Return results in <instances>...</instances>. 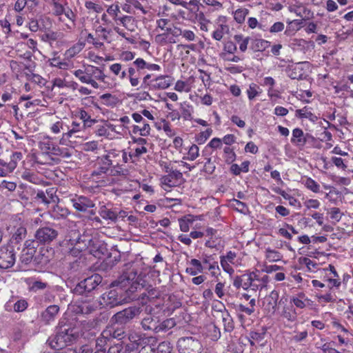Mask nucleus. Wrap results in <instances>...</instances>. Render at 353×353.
Masks as SVG:
<instances>
[{
    "label": "nucleus",
    "mask_w": 353,
    "mask_h": 353,
    "mask_svg": "<svg viewBox=\"0 0 353 353\" xmlns=\"http://www.w3.org/2000/svg\"><path fill=\"white\" fill-rule=\"evenodd\" d=\"M109 70L121 81L127 79L132 88H136L141 85L148 72H160L161 67L138 57L127 66L121 63H114L109 65Z\"/></svg>",
    "instance_id": "3"
},
{
    "label": "nucleus",
    "mask_w": 353,
    "mask_h": 353,
    "mask_svg": "<svg viewBox=\"0 0 353 353\" xmlns=\"http://www.w3.org/2000/svg\"><path fill=\"white\" fill-rule=\"evenodd\" d=\"M141 312L140 308L137 307H129L120 312H117L112 317L113 321L118 324L125 325L132 321Z\"/></svg>",
    "instance_id": "22"
},
{
    "label": "nucleus",
    "mask_w": 353,
    "mask_h": 353,
    "mask_svg": "<svg viewBox=\"0 0 353 353\" xmlns=\"http://www.w3.org/2000/svg\"><path fill=\"white\" fill-rule=\"evenodd\" d=\"M69 200L73 208L79 212H85L94 207V202L87 196H79L76 194H69Z\"/></svg>",
    "instance_id": "24"
},
{
    "label": "nucleus",
    "mask_w": 353,
    "mask_h": 353,
    "mask_svg": "<svg viewBox=\"0 0 353 353\" xmlns=\"http://www.w3.org/2000/svg\"><path fill=\"white\" fill-rule=\"evenodd\" d=\"M205 241L204 245L211 250L216 251L220 250L224 248V241L218 234V230L208 227L205 230Z\"/></svg>",
    "instance_id": "17"
},
{
    "label": "nucleus",
    "mask_w": 353,
    "mask_h": 353,
    "mask_svg": "<svg viewBox=\"0 0 353 353\" xmlns=\"http://www.w3.org/2000/svg\"><path fill=\"white\" fill-rule=\"evenodd\" d=\"M119 153L115 150H111L108 154L97 159L90 179L97 183V186H106L111 184L113 176L126 178L130 175V170L126 165L119 163L113 165L112 159L117 157Z\"/></svg>",
    "instance_id": "2"
},
{
    "label": "nucleus",
    "mask_w": 353,
    "mask_h": 353,
    "mask_svg": "<svg viewBox=\"0 0 353 353\" xmlns=\"http://www.w3.org/2000/svg\"><path fill=\"white\" fill-rule=\"evenodd\" d=\"M150 131V125L146 121H142L141 123H138V125H132V133L141 137L149 136Z\"/></svg>",
    "instance_id": "47"
},
{
    "label": "nucleus",
    "mask_w": 353,
    "mask_h": 353,
    "mask_svg": "<svg viewBox=\"0 0 353 353\" xmlns=\"http://www.w3.org/2000/svg\"><path fill=\"white\" fill-rule=\"evenodd\" d=\"M47 3L53 16L61 20V16L64 14L74 25L76 14L68 6L67 0H47Z\"/></svg>",
    "instance_id": "11"
},
{
    "label": "nucleus",
    "mask_w": 353,
    "mask_h": 353,
    "mask_svg": "<svg viewBox=\"0 0 353 353\" xmlns=\"http://www.w3.org/2000/svg\"><path fill=\"white\" fill-rule=\"evenodd\" d=\"M240 299L241 301L244 300L245 301H248V305H247L241 303L238 305V310L248 316L252 314L255 312L256 299L254 298H251V296L247 293H243Z\"/></svg>",
    "instance_id": "34"
},
{
    "label": "nucleus",
    "mask_w": 353,
    "mask_h": 353,
    "mask_svg": "<svg viewBox=\"0 0 353 353\" xmlns=\"http://www.w3.org/2000/svg\"><path fill=\"white\" fill-rule=\"evenodd\" d=\"M172 81L173 79L170 75H156L153 72H148V74H145L141 88L152 91L162 90L168 88L172 85Z\"/></svg>",
    "instance_id": "6"
},
{
    "label": "nucleus",
    "mask_w": 353,
    "mask_h": 353,
    "mask_svg": "<svg viewBox=\"0 0 353 353\" xmlns=\"http://www.w3.org/2000/svg\"><path fill=\"white\" fill-rule=\"evenodd\" d=\"M290 141L294 146L302 149L305 147H314L316 139L312 134L304 133L302 129L296 128L292 130Z\"/></svg>",
    "instance_id": "13"
},
{
    "label": "nucleus",
    "mask_w": 353,
    "mask_h": 353,
    "mask_svg": "<svg viewBox=\"0 0 353 353\" xmlns=\"http://www.w3.org/2000/svg\"><path fill=\"white\" fill-rule=\"evenodd\" d=\"M287 23L288 25L284 34L288 37L294 35L297 31L303 27V19H294L288 21Z\"/></svg>",
    "instance_id": "48"
},
{
    "label": "nucleus",
    "mask_w": 353,
    "mask_h": 353,
    "mask_svg": "<svg viewBox=\"0 0 353 353\" xmlns=\"http://www.w3.org/2000/svg\"><path fill=\"white\" fill-rule=\"evenodd\" d=\"M265 257L269 262H277L283 259V254L276 250L268 248L265 251Z\"/></svg>",
    "instance_id": "59"
},
{
    "label": "nucleus",
    "mask_w": 353,
    "mask_h": 353,
    "mask_svg": "<svg viewBox=\"0 0 353 353\" xmlns=\"http://www.w3.org/2000/svg\"><path fill=\"white\" fill-rule=\"evenodd\" d=\"M299 263L302 267H305L307 271L310 272H319L320 274V270H323L320 268L319 263L307 256L300 257Z\"/></svg>",
    "instance_id": "44"
},
{
    "label": "nucleus",
    "mask_w": 353,
    "mask_h": 353,
    "mask_svg": "<svg viewBox=\"0 0 353 353\" xmlns=\"http://www.w3.org/2000/svg\"><path fill=\"white\" fill-rule=\"evenodd\" d=\"M195 14V18L198 21L200 29L202 31L207 32L208 30V24L210 23V20L208 19L203 12H193Z\"/></svg>",
    "instance_id": "62"
},
{
    "label": "nucleus",
    "mask_w": 353,
    "mask_h": 353,
    "mask_svg": "<svg viewBox=\"0 0 353 353\" xmlns=\"http://www.w3.org/2000/svg\"><path fill=\"white\" fill-rule=\"evenodd\" d=\"M262 89L259 87V85L254 83H252L249 85L248 88L247 89L246 93L248 95V98L250 101H252L256 97L259 96L262 93Z\"/></svg>",
    "instance_id": "63"
},
{
    "label": "nucleus",
    "mask_w": 353,
    "mask_h": 353,
    "mask_svg": "<svg viewBox=\"0 0 353 353\" xmlns=\"http://www.w3.org/2000/svg\"><path fill=\"white\" fill-rule=\"evenodd\" d=\"M49 128L52 134H57L62 133V134H63L67 132L68 123L62 119H58L51 123Z\"/></svg>",
    "instance_id": "51"
},
{
    "label": "nucleus",
    "mask_w": 353,
    "mask_h": 353,
    "mask_svg": "<svg viewBox=\"0 0 353 353\" xmlns=\"http://www.w3.org/2000/svg\"><path fill=\"white\" fill-rule=\"evenodd\" d=\"M190 266L185 270L186 273L191 276H196L199 274H201L204 272V267L202 266V263L200 260L196 259H192L189 261Z\"/></svg>",
    "instance_id": "46"
},
{
    "label": "nucleus",
    "mask_w": 353,
    "mask_h": 353,
    "mask_svg": "<svg viewBox=\"0 0 353 353\" xmlns=\"http://www.w3.org/2000/svg\"><path fill=\"white\" fill-rule=\"evenodd\" d=\"M319 277L321 281L313 279L311 281L312 285L316 290L327 286L328 292L325 294L317 293L316 299L322 305L327 303H334L337 301L336 291H339L341 288H346L348 283L353 282L352 276L345 272L341 279L334 265L330 264L327 268L320 270Z\"/></svg>",
    "instance_id": "1"
},
{
    "label": "nucleus",
    "mask_w": 353,
    "mask_h": 353,
    "mask_svg": "<svg viewBox=\"0 0 353 353\" xmlns=\"http://www.w3.org/2000/svg\"><path fill=\"white\" fill-rule=\"evenodd\" d=\"M70 211L66 207L56 203L50 210L49 214L54 220H65L70 214Z\"/></svg>",
    "instance_id": "39"
},
{
    "label": "nucleus",
    "mask_w": 353,
    "mask_h": 353,
    "mask_svg": "<svg viewBox=\"0 0 353 353\" xmlns=\"http://www.w3.org/2000/svg\"><path fill=\"white\" fill-rule=\"evenodd\" d=\"M103 278L99 274H94L91 276H89L84 279L79 284V287L84 288V291L90 292L94 290L101 282Z\"/></svg>",
    "instance_id": "35"
},
{
    "label": "nucleus",
    "mask_w": 353,
    "mask_h": 353,
    "mask_svg": "<svg viewBox=\"0 0 353 353\" xmlns=\"http://www.w3.org/2000/svg\"><path fill=\"white\" fill-rule=\"evenodd\" d=\"M118 283L121 288H125V291L131 293L145 287L144 281L141 274H138L134 269L123 272L119 278Z\"/></svg>",
    "instance_id": "7"
},
{
    "label": "nucleus",
    "mask_w": 353,
    "mask_h": 353,
    "mask_svg": "<svg viewBox=\"0 0 353 353\" xmlns=\"http://www.w3.org/2000/svg\"><path fill=\"white\" fill-rule=\"evenodd\" d=\"M58 236V232L50 227L39 228L35 234L37 241L41 244H46L52 242Z\"/></svg>",
    "instance_id": "29"
},
{
    "label": "nucleus",
    "mask_w": 353,
    "mask_h": 353,
    "mask_svg": "<svg viewBox=\"0 0 353 353\" xmlns=\"http://www.w3.org/2000/svg\"><path fill=\"white\" fill-rule=\"evenodd\" d=\"M270 46V42L263 39H253L251 43V48L254 52H263Z\"/></svg>",
    "instance_id": "54"
},
{
    "label": "nucleus",
    "mask_w": 353,
    "mask_h": 353,
    "mask_svg": "<svg viewBox=\"0 0 353 353\" xmlns=\"http://www.w3.org/2000/svg\"><path fill=\"white\" fill-rule=\"evenodd\" d=\"M72 117L81 122L87 128H91L97 123V120L92 117V111L83 108H77L72 114Z\"/></svg>",
    "instance_id": "31"
},
{
    "label": "nucleus",
    "mask_w": 353,
    "mask_h": 353,
    "mask_svg": "<svg viewBox=\"0 0 353 353\" xmlns=\"http://www.w3.org/2000/svg\"><path fill=\"white\" fill-rule=\"evenodd\" d=\"M353 334L348 330L339 332L336 336L334 337L335 342L338 346H347L352 344V339Z\"/></svg>",
    "instance_id": "45"
},
{
    "label": "nucleus",
    "mask_w": 353,
    "mask_h": 353,
    "mask_svg": "<svg viewBox=\"0 0 353 353\" xmlns=\"http://www.w3.org/2000/svg\"><path fill=\"white\" fill-rule=\"evenodd\" d=\"M249 12L250 10L245 8L236 9L233 13L234 21L239 24L243 23Z\"/></svg>",
    "instance_id": "64"
},
{
    "label": "nucleus",
    "mask_w": 353,
    "mask_h": 353,
    "mask_svg": "<svg viewBox=\"0 0 353 353\" xmlns=\"http://www.w3.org/2000/svg\"><path fill=\"white\" fill-rule=\"evenodd\" d=\"M99 303L92 295H82L70 305V310L77 314H90L97 310Z\"/></svg>",
    "instance_id": "9"
},
{
    "label": "nucleus",
    "mask_w": 353,
    "mask_h": 353,
    "mask_svg": "<svg viewBox=\"0 0 353 353\" xmlns=\"http://www.w3.org/2000/svg\"><path fill=\"white\" fill-rule=\"evenodd\" d=\"M234 40L235 43L239 45L241 52H245L247 50L250 41L249 37H244L242 34H238L234 36Z\"/></svg>",
    "instance_id": "60"
},
{
    "label": "nucleus",
    "mask_w": 353,
    "mask_h": 353,
    "mask_svg": "<svg viewBox=\"0 0 353 353\" xmlns=\"http://www.w3.org/2000/svg\"><path fill=\"white\" fill-rule=\"evenodd\" d=\"M116 24L117 26L113 28L114 31L128 43H134V38L130 36L128 32H132L136 30L137 26L135 19L132 16L123 15Z\"/></svg>",
    "instance_id": "8"
},
{
    "label": "nucleus",
    "mask_w": 353,
    "mask_h": 353,
    "mask_svg": "<svg viewBox=\"0 0 353 353\" xmlns=\"http://www.w3.org/2000/svg\"><path fill=\"white\" fill-rule=\"evenodd\" d=\"M167 322L169 323V321H167ZM165 323L166 321L160 323L157 317L148 314L141 321V325L145 330H152L154 332H159L165 329L166 327Z\"/></svg>",
    "instance_id": "30"
},
{
    "label": "nucleus",
    "mask_w": 353,
    "mask_h": 353,
    "mask_svg": "<svg viewBox=\"0 0 353 353\" xmlns=\"http://www.w3.org/2000/svg\"><path fill=\"white\" fill-rule=\"evenodd\" d=\"M38 147L40 151L49 153L56 157H69L70 156L68 149L60 148L49 136H46L39 140Z\"/></svg>",
    "instance_id": "12"
},
{
    "label": "nucleus",
    "mask_w": 353,
    "mask_h": 353,
    "mask_svg": "<svg viewBox=\"0 0 353 353\" xmlns=\"http://www.w3.org/2000/svg\"><path fill=\"white\" fill-rule=\"evenodd\" d=\"M23 46H28L31 50H26L24 53L19 54V56L25 59H30L32 56V52H35L37 50V42L33 39H29L27 40L26 43H18L17 45V51L19 52V48H23Z\"/></svg>",
    "instance_id": "43"
},
{
    "label": "nucleus",
    "mask_w": 353,
    "mask_h": 353,
    "mask_svg": "<svg viewBox=\"0 0 353 353\" xmlns=\"http://www.w3.org/2000/svg\"><path fill=\"white\" fill-rule=\"evenodd\" d=\"M302 183L304 186L314 193H319L321 192L320 185L312 178L304 176L302 178Z\"/></svg>",
    "instance_id": "55"
},
{
    "label": "nucleus",
    "mask_w": 353,
    "mask_h": 353,
    "mask_svg": "<svg viewBox=\"0 0 353 353\" xmlns=\"http://www.w3.org/2000/svg\"><path fill=\"white\" fill-rule=\"evenodd\" d=\"M144 117L152 121H154V117L152 112L146 109L142 110L140 112H134L132 114V118L137 123H141L142 121H145Z\"/></svg>",
    "instance_id": "52"
},
{
    "label": "nucleus",
    "mask_w": 353,
    "mask_h": 353,
    "mask_svg": "<svg viewBox=\"0 0 353 353\" xmlns=\"http://www.w3.org/2000/svg\"><path fill=\"white\" fill-rule=\"evenodd\" d=\"M31 158L32 167H34L35 170L45 175L47 178H52L53 173L48 167L58 164L61 162L63 157H56L55 155L39 151L32 154Z\"/></svg>",
    "instance_id": "5"
},
{
    "label": "nucleus",
    "mask_w": 353,
    "mask_h": 353,
    "mask_svg": "<svg viewBox=\"0 0 353 353\" xmlns=\"http://www.w3.org/2000/svg\"><path fill=\"white\" fill-rule=\"evenodd\" d=\"M103 299L105 301V304L110 307L121 305L124 301V298L119 294L117 289L110 290L103 294Z\"/></svg>",
    "instance_id": "36"
},
{
    "label": "nucleus",
    "mask_w": 353,
    "mask_h": 353,
    "mask_svg": "<svg viewBox=\"0 0 353 353\" xmlns=\"http://www.w3.org/2000/svg\"><path fill=\"white\" fill-rule=\"evenodd\" d=\"M223 158L226 164H232L236 161V154L234 148L230 146H225L223 148Z\"/></svg>",
    "instance_id": "61"
},
{
    "label": "nucleus",
    "mask_w": 353,
    "mask_h": 353,
    "mask_svg": "<svg viewBox=\"0 0 353 353\" xmlns=\"http://www.w3.org/2000/svg\"><path fill=\"white\" fill-rule=\"evenodd\" d=\"M200 261L202 263V266L204 267V270H208L210 275L217 281L221 274V272L218 262L214 259V254L203 253L201 255Z\"/></svg>",
    "instance_id": "18"
},
{
    "label": "nucleus",
    "mask_w": 353,
    "mask_h": 353,
    "mask_svg": "<svg viewBox=\"0 0 353 353\" xmlns=\"http://www.w3.org/2000/svg\"><path fill=\"white\" fill-rule=\"evenodd\" d=\"M288 76L292 79H302L305 74L301 63L289 65L286 70Z\"/></svg>",
    "instance_id": "41"
},
{
    "label": "nucleus",
    "mask_w": 353,
    "mask_h": 353,
    "mask_svg": "<svg viewBox=\"0 0 353 353\" xmlns=\"http://www.w3.org/2000/svg\"><path fill=\"white\" fill-rule=\"evenodd\" d=\"M230 26L228 24V19L225 16H219L216 21L215 30L212 34V37L218 41L222 40L225 34H229Z\"/></svg>",
    "instance_id": "26"
},
{
    "label": "nucleus",
    "mask_w": 353,
    "mask_h": 353,
    "mask_svg": "<svg viewBox=\"0 0 353 353\" xmlns=\"http://www.w3.org/2000/svg\"><path fill=\"white\" fill-rule=\"evenodd\" d=\"M122 10L133 14H146L150 12L149 6H143L139 0H125V2L121 6Z\"/></svg>",
    "instance_id": "25"
},
{
    "label": "nucleus",
    "mask_w": 353,
    "mask_h": 353,
    "mask_svg": "<svg viewBox=\"0 0 353 353\" xmlns=\"http://www.w3.org/2000/svg\"><path fill=\"white\" fill-rule=\"evenodd\" d=\"M295 115L299 119H307L313 123L318 120L317 116L312 113L307 106L302 109L296 110Z\"/></svg>",
    "instance_id": "53"
},
{
    "label": "nucleus",
    "mask_w": 353,
    "mask_h": 353,
    "mask_svg": "<svg viewBox=\"0 0 353 353\" xmlns=\"http://www.w3.org/2000/svg\"><path fill=\"white\" fill-rule=\"evenodd\" d=\"M240 261L237 259V254L235 252L228 251L224 255L220 256V264L223 270L228 273L229 275H232L234 273L233 266H239Z\"/></svg>",
    "instance_id": "21"
},
{
    "label": "nucleus",
    "mask_w": 353,
    "mask_h": 353,
    "mask_svg": "<svg viewBox=\"0 0 353 353\" xmlns=\"http://www.w3.org/2000/svg\"><path fill=\"white\" fill-rule=\"evenodd\" d=\"M176 346L179 353H200L203 347L200 341L192 336L179 339Z\"/></svg>",
    "instance_id": "15"
},
{
    "label": "nucleus",
    "mask_w": 353,
    "mask_h": 353,
    "mask_svg": "<svg viewBox=\"0 0 353 353\" xmlns=\"http://www.w3.org/2000/svg\"><path fill=\"white\" fill-rule=\"evenodd\" d=\"M16 261L14 248L11 245L0 248V268L8 269L14 265Z\"/></svg>",
    "instance_id": "20"
},
{
    "label": "nucleus",
    "mask_w": 353,
    "mask_h": 353,
    "mask_svg": "<svg viewBox=\"0 0 353 353\" xmlns=\"http://www.w3.org/2000/svg\"><path fill=\"white\" fill-rule=\"evenodd\" d=\"M57 188L54 187L48 188L46 191L39 190L37 192L36 199L46 205L58 203L59 202V198L57 194Z\"/></svg>",
    "instance_id": "27"
},
{
    "label": "nucleus",
    "mask_w": 353,
    "mask_h": 353,
    "mask_svg": "<svg viewBox=\"0 0 353 353\" xmlns=\"http://www.w3.org/2000/svg\"><path fill=\"white\" fill-rule=\"evenodd\" d=\"M110 332L103 330L100 336L97 339L94 353H105L106 348L111 345L112 340L110 338Z\"/></svg>",
    "instance_id": "38"
},
{
    "label": "nucleus",
    "mask_w": 353,
    "mask_h": 353,
    "mask_svg": "<svg viewBox=\"0 0 353 353\" xmlns=\"http://www.w3.org/2000/svg\"><path fill=\"white\" fill-rule=\"evenodd\" d=\"M321 316L322 319H323L325 321H330V325H331L332 329L335 330L336 332H341L347 330L340 323L337 317L335 315H334L332 312H324L322 314Z\"/></svg>",
    "instance_id": "42"
},
{
    "label": "nucleus",
    "mask_w": 353,
    "mask_h": 353,
    "mask_svg": "<svg viewBox=\"0 0 353 353\" xmlns=\"http://www.w3.org/2000/svg\"><path fill=\"white\" fill-rule=\"evenodd\" d=\"M129 343L126 344L123 353H137L149 339L141 334L131 332L128 336Z\"/></svg>",
    "instance_id": "19"
},
{
    "label": "nucleus",
    "mask_w": 353,
    "mask_h": 353,
    "mask_svg": "<svg viewBox=\"0 0 353 353\" xmlns=\"http://www.w3.org/2000/svg\"><path fill=\"white\" fill-rule=\"evenodd\" d=\"M182 179V172L174 170L161 178V186L165 191H170L171 188L181 185Z\"/></svg>",
    "instance_id": "23"
},
{
    "label": "nucleus",
    "mask_w": 353,
    "mask_h": 353,
    "mask_svg": "<svg viewBox=\"0 0 353 353\" xmlns=\"http://www.w3.org/2000/svg\"><path fill=\"white\" fill-rule=\"evenodd\" d=\"M290 303H291L294 307H295L297 309L303 310L306 307H312L314 304V301L309 299L305 293L299 292L291 296Z\"/></svg>",
    "instance_id": "32"
},
{
    "label": "nucleus",
    "mask_w": 353,
    "mask_h": 353,
    "mask_svg": "<svg viewBox=\"0 0 353 353\" xmlns=\"http://www.w3.org/2000/svg\"><path fill=\"white\" fill-rule=\"evenodd\" d=\"M196 220V216L192 214H187L179 219V225L181 231L187 232L190 230L194 221Z\"/></svg>",
    "instance_id": "49"
},
{
    "label": "nucleus",
    "mask_w": 353,
    "mask_h": 353,
    "mask_svg": "<svg viewBox=\"0 0 353 353\" xmlns=\"http://www.w3.org/2000/svg\"><path fill=\"white\" fill-rule=\"evenodd\" d=\"M205 335L213 341H218L221 337V331L214 323H211L205 326Z\"/></svg>",
    "instance_id": "50"
},
{
    "label": "nucleus",
    "mask_w": 353,
    "mask_h": 353,
    "mask_svg": "<svg viewBox=\"0 0 353 353\" xmlns=\"http://www.w3.org/2000/svg\"><path fill=\"white\" fill-rule=\"evenodd\" d=\"M278 314L281 320L284 322L293 323L297 320L298 314L295 307L288 303L287 299H281L278 305Z\"/></svg>",
    "instance_id": "16"
},
{
    "label": "nucleus",
    "mask_w": 353,
    "mask_h": 353,
    "mask_svg": "<svg viewBox=\"0 0 353 353\" xmlns=\"http://www.w3.org/2000/svg\"><path fill=\"white\" fill-rule=\"evenodd\" d=\"M23 157L22 153L15 152L10 156V160L6 166L0 167V176L5 177L12 173L17 166V163Z\"/></svg>",
    "instance_id": "33"
},
{
    "label": "nucleus",
    "mask_w": 353,
    "mask_h": 353,
    "mask_svg": "<svg viewBox=\"0 0 353 353\" xmlns=\"http://www.w3.org/2000/svg\"><path fill=\"white\" fill-rule=\"evenodd\" d=\"M128 150L130 151L137 161L139 160L140 157L143 154L148 152V148L146 146H137L133 143L128 148Z\"/></svg>",
    "instance_id": "58"
},
{
    "label": "nucleus",
    "mask_w": 353,
    "mask_h": 353,
    "mask_svg": "<svg viewBox=\"0 0 353 353\" xmlns=\"http://www.w3.org/2000/svg\"><path fill=\"white\" fill-rule=\"evenodd\" d=\"M59 311V307L57 305H51L48 306L45 312L43 313L42 316L43 319L49 323L53 321Z\"/></svg>",
    "instance_id": "56"
},
{
    "label": "nucleus",
    "mask_w": 353,
    "mask_h": 353,
    "mask_svg": "<svg viewBox=\"0 0 353 353\" xmlns=\"http://www.w3.org/2000/svg\"><path fill=\"white\" fill-rule=\"evenodd\" d=\"M65 241L68 243V245L74 246V248L71 249V252H74L75 250H81L86 246L85 244L83 247L80 246L81 237L78 230H71L66 235Z\"/></svg>",
    "instance_id": "37"
},
{
    "label": "nucleus",
    "mask_w": 353,
    "mask_h": 353,
    "mask_svg": "<svg viewBox=\"0 0 353 353\" xmlns=\"http://www.w3.org/2000/svg\"><path fill=\"white\" fill-rule=\"evenodd\" d=\"M99 215L105 220H110L114 221L117 219V213L113 211L112 209L108 208L105 205L100 207L99 210Z\"/></svg>",
    "instance_id": "57"
},
{
    "label": "nucleus",
    "mask_w": 353,
    "mask_h": 353,
    "mask_svg": "<svg viewBox=\"0 0 353 353\" xmlns=\"http://www.w3.org/2000/svg\"><path fill=\"white\" fill-rule=\"evenodd\" d=\"M179 28L172 25V28L157 33L154 37L155 43L160 46L172 45L179 41Z\"/></svg>",
    "instance_id": "14"
},
{
    "label": "nucleus",
    "mask_w": 353,
    "mask_h": 353,
    "mask_svg": "<svg viewBox=\"0 0 353 353\" xmlns=\"http://www.w3.org/2000/svg\"><path fill=\"white\" fill-rule=\"evenodd\" d=\"M72 74L82 83L90 85L93 88H100L99 83H107L110 77L97 66L83 64L72 72Z\"/></svg>",
    "instance_id": "4"
},
{
    "label": "nucleus",
    "mask_w": 353,
    "mask_h": 353,
    "mask_svg": "<svg viewBox=\"0 0 353 353\" xmlns=\"http://www.w3.org/2000/svg\"><path fill=\"white\" fill-rule=\"evenodd\" d=\"M72 336L68 334L67 331L58 332L50 341V347L56 350H64L65 347L72 341Z\"/></svg>",
    "instance_id": "28"
},
{
    "label": "nucleus",
    "mask_w": 353,
    "mask_h": 353,
    "mask_svg": "<svg viewBox=\"0 0 353 353\" xmlns=\"http://www.w3.org/2000/svg\"><path fill=\"white\" fill-rule=\"evenodd\" d=\"M88 128L85 127L80 121L72 117V121L68 124L67 132L61 135L60 139L61 144H65L67 142L75 141V139H79L83 140L84 134Z\"/></svg>",
    "instance_id": "10"
},
{
    "label": "nucleus",
    "mask_w": 353,
    "mask_h": 353,
    "mask_svg": "<svg viewBox=\"0 0 353 353\" xmlns=\"http://www.w3.org/2000/svg\"><path fill=\"white\" fill-rule=\"evenodd\" d=\"M268 281L269 277L268 275L260 276L257 272H252V290L256 292L259 290H262L266 287Z\"/></svg>",
    "instance_id": "40"
}]
</instances>
